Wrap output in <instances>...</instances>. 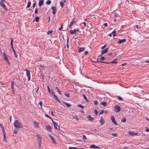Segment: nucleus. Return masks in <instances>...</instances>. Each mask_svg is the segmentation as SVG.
Here are the masks:
<instances>
[{
    "label": "nucleus",
    "instance_id": "nucleus-1",
    "mask_svg": "<svg viewBox=\"0 0 149 149\" xmlns=\"http://www.w3.org/2000/svg\"><path fill=\"white\" fill-rule=\"evenodd\" d=\"M14 125L15 127L18 129L22 127V126H21V123L18 120H15L14 123Z\"/></svg>",
    "mask_w": 149,
    "mask_h": 149
},
{
    "label": "nucleus",
    "instance_id": "nucleus-2",
    "mask_svg": "<svg viewBox=\"0 0 149 149\" xmlns=\"http://www.w3.org/2000/svg\"><path fill=\"white\" fill-rule=\"evenodd\" d=\"M5 1L4 0H1V1H0V5L5 10H7L8 8L4 4Z\"/></svg>",
    "mask_w": 149,
    "mask_h": 149
},
{
    "label": "nucleus",
    "instance_id": "nucleus-3",
    "mask_svg": "<svg viewBox=\"0 0 149 149\" xmlns=\"http://www.w3.org/2000/svg\"><path fill=\"white\" fill-rule=\"evenodd\" d=\"M121 110L120 108L118 105H116L114 108V110L116 112H118Z\"/></svg>",
    "mask_w": 149,
    "mask_h": 149
},
{
    "label": "nucleus",
    "instance_id": "nucleus-4",
    "mask_svg": "<svg viewBox=\"0 0 149 149\" xmlns=\"http://www.w3.org/2000/svg\"><path fill=\"white\" fill-rule=\"evenodd\" d=\"M26 75L28 78V80L29 81L31 77L30 71L27 70L26 69Z\"/></svg>",
    "mask_w": 149,
    "mask_h": 149
},
{
    "label": "nucleus",
    "instance_id": "nucleus-5",
    "mask_svg": "<svg viewBox=\"0 0 149 149\" xmlns=\"http://www.w3.org/2000/svg\"><path fill=\"white\" fill-rule=\"evenodd\" d=\"M36 136L39 142V146H40L41 145V144L42 139L41 137L39 135H37Z\"/></svg>",
    "mask_w": 149,
    "mask_h": 149
},
{
    "label": "nucleus",
    "instance_id": "nucleus-6",
    "mask_svg": "<svg viewBox=\"0 0 149 149\" xmlns=\"http://www.w3.org/2000/svg\"><path fill=\"white\" fill-rule=\"evenodd\" d=\"M51 9L53 10L52 13L54 15L56 12V7L54 6H52L51 8Z\"/></svg>",
    "mask_w": 149,
    "mask_h": 149
},
{
    "label": "nucleus",
    "instance_id": "nucleus-7",
    "mask_svg": "<svg viewBox=\"0 0 149 149\" xmlns=\"http://www.w3.org/2000/svg\"><path fill=\"white\" fill-rule=\"evenodd\" d=\"M53 124L55 128L57 130H58V129H59V127L57 123L55 121H53Z\"/></svg>",
    "mask_w": 149,
    "mask_h": 149
},
{
    "label": "nucleus",
    "instance_id": "nucleus-8",
    "mask_svg": "<svg viewBox=\"0 0 149 149\" xmlns=\"http://www.w3.org/2000/svg\"><path fill=\"white\" fill-rule=\"evenodd\" d=\"M111 119L112 120V122L116 125H118V124L116 122L113 116H112L111 117Z\"/></svg>",
    "mask_w": 149,
    "mask_h": 149
},
{
    "label": "nucleus",
    "instance_id": "nucleus-9",
    "mask_svg": "<svg viewBox=\"0 0 149 149\" xmlns=\"http://www.w3.org/2000/svg\"><path fill=\"white\" fill-rule=\"evenodd\" d=\"M108 48H106L105 49L102 50L101 52V54L99 56H100L102 54H104L107 53L108 52Z\"/></svg>",
    "mask_w": 149,
    "mask_h": 149
},
{
    "label": "nucleus",
    "instance_id": "nucleus-10",
    "mask_svg": "<svg viewBox=\"0 0 149 149\" xmlns=\"http://www.w3.org/2000/svg\"><path fill=\"white\" fill-rule=\"evenodd\" d=\"M49 136H50L51 139H52V142L56 144V142L54 137L51 135H49Z\"/></svg>",
    "mask_w": 149,
    "mask_h": 149
},
{
    "label": "nucleus",
    "instance_id": "nucleus-11",
    "mask_svg": "<svg viewBox=\"0 0 149 149\" xmlns=\"http://www.w3.org/2000/svg\"><path fill=\"white\" fill-rule=\"evenodd\" d=\"M126 41V40L125 39H123L122 40H119L117 42V43L118 44H120Z\"/></svg>",
    "mask_w": 149,
    "mask_h": 149
},
{
    "label": "nucleus",
    "instance_id": "nucleus-12",
    "mask_svg": "<svg viewBox=\"0 0 149 149\" xmlns=\"http://www.w3.org/2000/svg\"><path fill=\"white\" fill-rule=\"evenodd\" d=\"M87 118L88 119V120L89 121H91V122L93 121L94 120V119L93 118L91 117L90 115H89L87 117Z\"/></svg>",
    "mask_w": 149,
    "mask_h": 149
},
{
    "label": "nucleus",
    "instance_id": "nucleus-13",
    "mask_svg": "<svg viewBox=\"0 0 149 149\" xmlns=\"http://www.w3.org/2000/svg\"><path fill=\"white\" fill-rule=\"evenodd\" d=\"M3 55L5 60V61H8V57L7 55L5 52H4L3 53Z\"/></svg>",
    "mask_w": 149,
    "mask_h": 149
},
{
    "label": "nucleus",
    "instance_id": "nucleus-14",
    "mask_svg": "<svg viewBox=\"0 0 149 149\" xmlns=\"http://www.w3.org/2000/svg\"><path fill=\"white\" fill-rule=\"evenodd\" d=\"M90 148H96V149H99L100 148V147L98 146H96L94 145H91L90 147Z\"/></svg>",
    "mask_w": 149,
    "mask_h": 149
},
{
    "label": "nucleus",
    "instance_id": "nucleus-15",
    "mask_svg": "<svg viewBox=\"0 0 149 149\" xmlns=\"http://www.w3.org/2000/svg\"><path fill=\"white\" fill-rule=\"evenodd\" d=\"M100 122L101 123V125H102L104 123V120L103 119V118L102 117H101L100 118Z\"/></svg>",
    "mask_w": 149,
    "mask_h": 149
},
{
    "label": "nucleus",
    "instance_id": "nucleus-16",
    "mask_svg": "<svg viewBox=\"0 0 149 149\" xmlns=\"http://www.w3.org/2000/svg\"><path fill=\"white\" fill-rule=\"evenodd\" d=\"M85 50V48L84 47H80L79 49V52L81 53L82 52L84 51Z\"/></svg>",
    "mask_w": 149,
    "mask_h": 149
},
{
    "label": "nucleus",
    "instance_id": "nucleus-17",
    "mask_svg": "<svg viewBox=\"0 0 149 149\" xmlns=\"http://www.w3.org/2000/svg\"><path fill=\"white\" fill-rule=\"evenodd\" d=\"M108 112V111L107 110H102L99 113V115H100L102 114V113H104L105 114H107Z\"/></svg>",
    "mask_w": 149,
    "mask_h": 149
},
{
    "label": "nucleus",
    "instance_id": "nucleus-18",
    "mask_svg": "<svg viewBox=\"0 0 149 149\" xmlns=\"http://www.w3.org/2000/svg\"><path fill=\"white\" fill-rule=\"evenodd\" d=\"M74 18H73V20L71 21L70 22V24L69 25V27H70L72 25V24H74L75 22V21H74Z\"/></svg>",
    "mask_w": 149,
    "mask_h": 149
},
{
    "label": "nucleus",
    "instance_id": "nucleus-19",
    "mask_svg": "<svg viewBox=\"0 0 149 149\" xmlns=\"http://www.w3.org/2000/svg\"><path fill=\"white\" fill-rule=\"evenodd\" d=\"M46 127L48 131L50 132L51 131L52 128L49 125H46Z\"/></svg>",
    "mask_w": 149,
    "mask_h": 149
},
{
    "label": "nucleus",
    "instance_id": "nucleus-20",
    "mask_svg": "<svg viewBox=\"0 0 149 149\" xmlns=\"http://www.w3.org/2000/svg\"><path fill=\"white\" fill-rule=\"evenodd\" d=\"M44 3V1L43 0H40L39 1V6H42Z\"/></svg>",
    "mask_w": 149,
    "mask_h": 149
},
{
    "label": "nucleus",
    "instance_id": "nucleus-21",
    "mask_svg": "<svg viewBox=\"0 0 149 149\" xmlns=\"http://www.w3.org/2000/svg\"><path fill=\"white\" fill-rule=\"evenodd\" d=\"M128 133L131 136H133L134 135H136L138 134L137 133H134L132 132H129Z\"/></svg>",
    "mask_w": 149,
    "mask_h": 149
},
{
    "label": "nucleus",
    "instance_id": "nucleus-22",
    "mask_svg": "<svg viewBox=\"0 0 149 149\" xmlns=\"http://www.w3.org/2000/svg\"><path fill=\"white\" fill-rule=\"evenodd\" d=\"M0 127H1V128L3 132L4 133V132H5V129L3 125L1 124H0Z\"/></svg>",
    "mask_w": 149,
    "mask_h": 149
},
{
    "label": "nucleus",
    "instance_id": "nucleus-23",
    "mask_svg": "<svg viewBox=\"0 0 149 149\" xmlns=\"http://www.w3.org/2000/svg\"><path fill=\"white\" fill-rule=\"evenodd\" d=\"M51 92H52V95H53V96L54 97V99H58L57 97V96L56 95H55V94H54V92H53V91L52 90L51 91Z\"/></svg>",
    "mask_w": 149,
    "mask_h": 149
},
{
    "label": "nucleus",
    "instance_id": "nucleus-24",
    "mask_svg": "<svg viewBox=\"0 0 149 149\" xmlns=\"http://www.w3.org/2000/svg\"><path fill=\"white\" fill-rule=\"evenodd\" d=\"M100 104L103 105L104 107H105L107 105V103L104 102H100Z\"/></svg>",
    "mask_w": 149,
    "mask_h": 149
},
{
    "label": "nucleus",
    "instance_id": "nucleus-25",
    "mask_svg": "<svg viewBox=\"0 0 149 149\" xmlns=\"http://www.w3.org/2000/svg\"><path fill=\"white\" fill-rule=\"evenodd\" d=\"M33 123L34 124V126L36 127H39L38 124L37 123L36 121H34L33 122Z\"/></svg>",
    "mask_w": 149,
    "mask_h": 149
},
{
    "label": "nucleus",
    "instance_id": "nucleus-26",
    "mask_svg": "<svg viewBox=\"0 0 149 149\" xmlns=\"http://www.w3.org/2000/svg\"><path fill=\"white\" fill-rule=\"evenodd\" d=\"M82 96H83V97H84V99L85 100V101L87 102H88V99H87L86 96V95H85V94H83L82 95Z\"/></svg>",
    "mask_w": 149,
    "mask_h": 149
},
{
    "label": "nucleus",
    "instance_id": "nucleus-27",
    "mask_svg": "<svg viewBox=\"0 0 149 149\" xmlns=\"http://www.w3.org/2000/svg\"><path fill=\"white\" fill-rule=\"evenodd\" d=\"M117 60V59H114L113 61L111 62V63L117 64V62L116 61Z\"/></svg>",
    "mask_w": 149,
    "mask_h": 149
},
{
    "label": "nucleus",
    "instance_id": "nucleus-28",
    "mask_svg": "<svg viewBox=\"0 0 149 149\" xmlns=\"http://www.w3.org/2000/svg\"><path fill=\"white\" fill-rule=\"evenodd\" d=\"M63 103H64L65 104H66V105L68 107H69L70 106H71V105L70 104H68V103L65 102L64 101H63Z\"/></svg>",
    "mask_w": 149,
    "mask_h": 149
},
{
    "label": "nucleus",
    "instance_id": "nucleus-29",
    "mask_svg": "<svg viewBox=\"0 0 149 149\" xmlns=\"http://www.w3.org/2000/svg\"><path fill=\"white\" fill-rule=\"evenodd\" d=\"M31 2L30 1H29L27 3V6L26 8H29L31 6Z\"/></svg>",
    "mask_w": 149,
    "mask_h": 149
},
{
    "label": "nucleus",
    "instance_id": "nucleus-30",
    "mask_svg": "<svg viewBox=\"0 0 149 149\" xmlns=\"http://www.w3.org/2000/svg\"><path fill=\"white\" fill-rule=\"evenodd\" d=\"M39 18L38 17H36L35 19L33 21H34V20H35V21L36 22H38L39 21Z\"/></svg>",
    "mask_w": 149,
    "mask_h": 149
},
{
    "label": "nucleus",
    "instance_id": "nucleus-31",
    "mask_svg": "<svg viewBox=\"0 0 149 149\" xmlns=\"http://www.w3.org/2000/svg\"><path fill=\"white\" fill-rule=\"evenodd\" d=\"M14 83V81H12V82H11V88L12 89V90H13L14 89V86H13Z\"/></svg>",
    "mask_w": 149,
    "mask_h": 149
},
{
    "label": "nucleus",
    "instance_id": "nucleus-32",
    "mask_svg": "<svg viewBox=\"0 0 149 149\" xmlns=\"http://www.w3.org/2000/svg\"><path fill=\"white\" fill-rule=\"evenodd\" d=\"M73 117L77 121H78L79 120V119L76 115L73 116Z\"/></svg>",
    "mask_w": 149,
    "mask_h": 149
},
{
    "label": "nucleus",
    "instance_id": "nucleus-33",
    "mask_svg": "<svg viewBox=\"0 0 149 149\" xmlns=\"http://www.w3.org/2000/svg\"><path fill=\"white\" fill-rule=\"evenodd\" d=\"M77 106L78 107H80V108H84V106L82 105L81 104H79L77 105Z\"/></svg>",
    "mask_w": 149,
    "mask_h": 149
},
{
    "label": "nucleus",
    "instance_id": "nucleus-34",
    "mask_svg": "<svg viewBox=\"0 0 149 149\" xmlns=\"http://www.w3.org/2000/svg\"><path fill=\"white\" fill-rule=\"evenodd\" d=\"M53 31L52 30H51L49 31H48L47 33V35H49L51 33H53Z\"/></svg>",
    "mask_w": 149,
    "mask_h": 149
},
{
    "label": "nucleus",
    "instance_id": "nucleus-35",
    "mask_svg": "<svg viewBox=\"0 0 149 149\" xmlns=\"http://www.w3.org/2000/svg\"><path fill=\"white\" fill-rule=\"evenodd\" d=\"M69 31L72 35H73L74 33H76V32H74V31H73L72 30H70V31Z\"/></svg>",
    "mask_w": 149,
    "mask_h": 149
},
{
    "label": "nucleus",
    "instance_id": "nucleus-36",
    "mask_svg": "<svg viewBox=\"0 0 149 149\" xmlns=\"http://www.w3.org/2000/svg\"><path fill=\"white\" fill-rule=\"evenodd\" d=\"M18 131V129H14V130L13 133L15 134H17Z\"/></svg>",
    "mask_w": 149,
    "mask_h": 149
},
{
    "label": "nucleus",
    "instance_id": "nucleus-37",
    "mask_svg": "<svg viewBox=\"0 0 149 149\" xmlns=\"http://www.w3.org/2000/svg\"><path fill=\"white\" fill-rule=\"evenodd\" d=\"M78 148L77 147H69V149H77Z\"/></svg>",
    "mask_w": 149,
    "mask_h": 149
},
{
    "label": "nucleus",
    "instance_id": "nucleus-38",
    "mask_svg": "<svg viewBox=\"0 0 149 149\" xmlns=\"http://www.w3.org/2000/svg\"><path fill=\"white\" fill-rule=\"evenodd\" d=\"M126 120L125 118H123L121 120V122H125L126 121Z\"/></svg>",
    "mask_w": 149,
    "mask_h": 149
},
{
    "label": "nucleus",
    "instance_id": "nucleus-39",
    "mask_svg": "<svg viewBox=\"0 0 149 149\" xmlns=\"http://www.w3.org/2000/svg\"><path fill=\"white\" fill-rule=\"evenodd\" d=\"M112 34H113V36H116V31H113L112 32H111Z\"/></svg>",
    "mask_w": 149,
    "mask_h": 149
},
{
    "label": "nucleus",
    "instance_id": "nucleus-40",
    "mask_svg": "<svg viewBox=\"0 0 149 149\" xmlns=\"http://www.w3.org/2000/svg\"><path fill=\"white\" fill-rule=\"evenodd\" d=\"M51 3V1L50 0H48L46 2V4L47 5H49Z\"/></svg>",
    "mask_w": 149,
    "mask_h": 149
},
{
    "label": "nucleus",
    "instance_id": "nucleus-41",
    "mask_svg": "<svg viewBox=\"0 0 149 149\" xmlns=\"http://www.w3.org/2000/svg\"><path fill=\"white\" fill-rule=\"evenodd\" d=\"M60 5H61V6L62 7H63L64 5L63 2L61 1L60 2Z\"/></svg>",
    "mask_w": 149,
    "mask_h": 149
},
{
    "label": "nucleus",
    "instance_id": "nucleus-42",
    "mask_svg": "<svg viewBox=\"0 0 149 149\" xmlns=\"http://www.w3.org/2000/svg\"><path fill=\"white\" fill-rule=\"evenodd\" d=\"M47 88L48 91L49 93L51 94L50 90L49 87V86H47Z\"/></svg>",
    "mask_w": 149,
    "mask_h": 149
},
{
    "label": "nucleus",
    "instance_id": "nucleus-43",
    "mask_svg": "<svg viewBox=\"0 0 149 149\" xmlns=\"http://www.w3.org/2000/svg\"><path fill=\"white\" fill-rule=\"evenodd\" d=\"M68 40H69V38H68V39H67V47L68 48H69V44H68Z\"/></svg>",
    "mask_w": 149,
    "mask_h": 149
},
{
    "label": "nucleus",
    "instance_id": "nucleus-44",
    "mask_svg": "<svg viewBox=\"0 0 149 149\" xmlns=\"http://www.w3.org/2000/svg\"><path fill=\"white\" fill-rule=\"evenodd\" d=\"M3 133V136H4V141H6V140H5V139H6V133H5V132H4V133Z\"/></svg>",
    "mask_w": 149,
    "mask_h": 149
},
{
    "label": "nucleus",
    "instance_id": "nucleus-45",
    "mask_svg": "<svg viewBox=\"0 0 149 149\" xmlns=\"http://www.w3.org/2000/svg\"><path fill=\"white\" fill-rule=\"evenodd\" d=\"M83 139H84V140L87 139V138L85 135H83Z\"/></svg>",
    "mask_w": 149,
    "mask_h": 149
},
{
    "label": "nucleus",
    "instance_id": "nucleus-46",
    "mask_svg": "<svg viewBox=\"0 0 149 149\" xmlns=\"http://www.w3.org/2000/svg\"><path fill=\"white\" fill-rule=\"evenodd\" d=\"M56 88L57 90V91H58V93L60 94H61V91L59 90V89L57 87H56Z\"/></svg>",
    "mask_w": 149,
    "mask_h": 149
},
{
    "label": "nucleus",
    "instance_id": "nucleus-47",
    "mask_svg": "<svg viewBox=\"0 0 149 149\" xmlns=\"http://www.w3.org/2000/svg\"><path fill=\"white\" fill-rule=\"evenodd\" d=\"M94 112L95 113V115H97L98 113L97 111L95 109L94 110Z\"/></svg>",
    "mask_w": 149,
    "mask_h": 149
},
{
    "label": "nucleus",
    "instance_id": "nucleus-48",
    "mask_svg": "<svg viewBox=\"0 0 149 149\" xmlns=\"http://www.w3.org/2000/svg\"><path fill=\"white\" fill-rule=\"evenodd\" d=\"M111 134L112 136H115V137L116 136H117V134H116L112 133H111Z\"/></svg>",
    "mask_w": 149,
    "mask_h": 149
},
{
    "label": "nucleus",
    "instance_id": "nucleus-49",
    "mask_svg": "<svg viewBox=\"0 0 149 149\" xmlns=\"http://www.w3.org/2000/svg\"><path fill=\"white\" fill-rule=\"evenodd\" d=\"M11 48H12V49L13 51V52L14 53H15V51L14 49V48L13 47V45H11Z\"/></svg>",
    "mask_w": 149,
    "mask_h": 149
},
{
    "label": "nucleus",
    "instance_id": "nucleus-50",
    "mask_svg": "<svg viewBox=\"0 0 149 149\" xmlns=\"http://www.w3.org/2000/svg\"><path fill=\"white\" fill-rule=\"evenodd\" d=\"M65 95L68 97H69V94L68 93H65L64 94Z\"/></svg>",
    "mask_w": 149,
    "mask_h": 149
},
{
    "label": "nucleus",
    "instance_id": "nucleus-51",
    "mask_svg": "<svg viewBox=\"0 0 149 149\" xmlns=\"http://www.w3.org/2000/svg\"><path fill=\"white\" fill-rule=\"evenodd\" d=\"M39 104L40 106L41 109H42V102L41 101H40V102L39 103Z\"/></svg>",
    "mask_w": 149,
    "mask_h": 149
},
{
    "label": "nucleus",
    "instance_id": "nucleus-52",
    "mask_svg": "<svg viewBox=\"0 0 149 149\" xmlns=\"http://www.w3.org/2000/svg\"><path fill=\"white\" fill-rule=\"evenodd\" d=\"M117 97L118 98V99L119 100H122V98L119 96H117Z\"/></svg>",
    "mask_w": 149,
    "mask_h": 149
},
{
    "label": "nucleus",
    "instance_id": "nucleus-53",
    "mask_svg": "<svg viewBox=\"0 0 149 149\" xmlns=\"http://www.w3.org/2000/svg\"><path fill=\"white\" fill-rule=\"evenodd\" d=\"M107 46V44L104 45L102 47L101 49H103L104 48Z\"/></svg>",
    "mask_w": 149,
    "mask_h": 149
},
{
    "label": "nucleus",
    "instance_id": "nucleus-54",
    "mask_svg": "<svg viewBox=\"0 0 149 149\" xmlns=\"http://www.w3.org/2000/svg\"><path fill=\"white\" fill-rule=\"evenodd\" d=\"M13 40L12 38H11V42H10V44L11 45H13Z\"/></svg>",
    "mask_w": 149,
    "mask_h": 149
},
{
    "label": "nucleus",
    "instance_id": "nucleus-55",
    "mask_svg": "<svg viewBox=\"0 0 149 149\" xmlns=\"http://www.w3.org/2000/svg\"><path fill=\"white\" fill-rule=\"evenodd\" d=\"M104 59L105 58L104 56H102L100 58V60L102 61L104 60Z\"/></svg>",
    "mask_w": 149,
    "mask_h": 149
},
{
    "label": "nucleus",
    "instance_id": "nucleus-56",
    "mask_svg": "<svg viewBox=\"0 0 149 149\" xmlns=\"http://www.w3.org/2000/svg\"><path fill=\"white\" fill-rule=\"evenodd\" d=\"M74 32H76V31H79V29H78V28L77 29H74Z\"/></svg>",
    "mask_w": 149,
    "mask_h": 149
},
{
    "label": "nucleus",
    "instance_id": "nucleus-57",
    "mask_svg": "<svg viewBox=\"0 0 149 149\" xmlns=\"http://www.w3.org/2000/svg\"><path fill=\"white\" fill-rule=\"evenodd\" d=\"M94 104L95 105H97V100H95L94 101Z\"/></svg>",
    "mask_w": 149,
    "mask_h": 149
},
{
    "label": "nucleus",
    "instance_id": "nucleus-58",
    "mask_svg": "<svg viewBox=\"0 0 149 149\" xmlns=\"http://www.w3.org/2000/svg\"><path fill=\"white\" fill-rule=\"evenodd\" d=\"M63 28V25L62 24L61 26V27H60V28H59V29H58L59 30H61V29H62Z\"/></svg>",
    "mask_w": 149,
    "mask_h": 149
},
{
    "label": "nucleus",
    "instance_id": "nucleus-59",
    "mask_svg": "<svg viewBox=\"0 0 149 149\" xmlns=\"http://www.w3.org/2000/svg\"><path fill=\"white\" fill-rule=\"evenodd\" d=\"M146 131L147 132H149V129L147 127H146Z\"/></svg>",
    "mask_w": 149,
    "mask_h": 149
},
{
    "label": "nucleus",
    "instance_id": "nucleus-60",
    "mask_svg": "<svg viewBox=\"0 0 149 149\" xmlns=\"http://www.w3.org/2000/svg\"><path fill=\"white\" fill-rule=\"evenodd\" d=\"M38 8L36 9V10L35 11V14H37L38 13Z\"/></svg>",
    "mask_w": 149,
    "mask_h": 149
},
{
    "label": "nucleus",
    "instance_id": "nucleus-61",
    "mask_svg": "<svg viewBox=\"0 0 149 149\" xmlns=\"http://www.w3.org/2000/svg\"><path fill=\"white\" fill-rule=\"evenodd\" d=\"M45 116L46 117H47L48 118H50V117L48 115H47V114H45Z\"/></svg>",
    "mask_w": 149,
    "mask_h": 149
},
{
    "label": "nucleus",
    "instance_id": "nucleus-62",
    "mask_svg": "<svg viewBox=\"0 0 149 149\" xmlns=\"http://www.w3.org/2000/svg\"><path fill=\"white\" fill-rule=\"evenodd\" d=\"M51 114L53 116H54V113H53V112L52 111H51Z\"/></svg>",
    "mask_w": 149,
    "mask_h": 149
},
{
    "label": "nucleus",
    "instance_id": "nucleus-63",
    "mask_svg": "<svg viewBox=\"0 0 149 149\" xmlns=\"http://www.w3.org/2000/svg\"><path fill=\"white\" fill-rule=\"evenodd\" d=\"M88 53V51H85V52H84V54L86 55Z\"/></svg>",
    "mask_w": 149,
    "mask_h": 149
},
{
    "label": "nucleus",
    "instance_id": "nucleus-64",
    "mask_svg": "<svg viewBox=\"0 0 149 149\" xmlns=\"http://www.w3.org/2000/svg\"><path fill=\"white\" fill-rule=\"evenodd\" d=\"M36 2H35L33 3V8H34L35 7V6L36 5Z\"/></svg>",
    "mask_w": 149,
    "mask_h": 149
}]
</instances>
